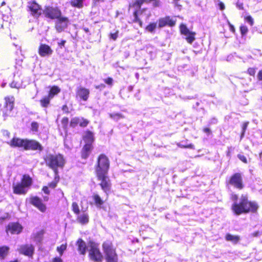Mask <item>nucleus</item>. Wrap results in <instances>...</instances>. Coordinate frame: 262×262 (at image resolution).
<instances>
[{
    "mask_svg": "<svg viewBox=\"0 0 262 262\" xmlns=\"http://www.w3.org/2000/svg\"><path fill=\"white\" fill-rule=\"evenodd\" d=\"M110 167L109 160L103 154L100 155L98 159L96 167L97 177L101 181L100 185L102 190L106 192L110 190V185L107 177V172Z\"/></svg>",
    "mask_w": 262,
    "mask_h": 262,
    "instance_id": "obj_1",
    "label": "nucleus"
},
{
    "mask_svg": "<svg viewBox=\"0 0 262 262\" xmlns=\"http://www.w3.org/2000/svg\"><path fill=\"white\" fill-rule=\"evenodd\" d=\"M257 207L255 202H248L247 196L243 195L241 196L239 203L235 202L232 206V210L237 215L249 211L254 212Z\"/></svg>",
    "mask_w": 262,
    "mask_h": 262,
    "instance_id": "obj_2",
    "label": "nucleus"
},
{
    "mask_svg": "<svg viewBox=\"0 0 262 262\" xmlns=\"http://www.w3.org/2000/svg\"><path fill=\"white\" fill-rule=\"evenodd\" d=\"M46 165L52 169L55 175V179L58 173V167L62 168L65 164L63 157L61 154H48L45 158Z\"/></svg>",
    "mask_w": 262,
    "mask_h": 262,
    "instance_id": "obj_3",
    "label": "nucleus"
},
{
    "mask_svg": "<svg viewBox=\"0 0 262 262\" xmlns=\"http://www.w3.org/2000/svg\"><path fill=\"white\" fill-rule=\"evenodd\" d=\"M32 184V180L28 176H24L21 182L17 183H13L12 187L13 192L17 194H24L28 190V187Z\"/></svg>",
    "mask_w": 262,
    "mask_h": 262,
    "instance_id": "obj_4",
    "label": "nucleus"
},
{
    "mask_svg": "<svg viewBox=\"0 0 262 262\" xmlns=\"http://www.w3.org/2000/svg\"><path fill=\"white\" fill-rule=\"evenodd\" d=\"M83 139L85 145L82 150L81 157L83 159H86L93 148L92 143L94 140L93 133L90 131L86 132L83 136Z\"/></svg>",
    "mask_w": 262,
    "mask_h": 262,
    "instance_id": "obj_5",
    "label": "nucleus"
},
{
    "mask_svg": "<svg viewBox=\"0 0 262 262\" xmlns=\"http://www.w3.org/2000/svg\"><path fill=\"white\" fill-rule=\"evenodd\" d=\"M102 247L106 262H118V255L111 242H105L103 244Z\"/></svg>",
    "mask_w": 262,
    "mask_h": 262,
    "instance_id": "obj_6",
    "label": "nucleus"
},
{
    "mask_svg": "<svg viewBox=\"0 0 262 262\" xmlns=\"http://www.w3.org/2000/svg\"><path fill=\"white\" fill-rule=\"evenodd\" d=\"M14 101V98L12 96L5 98L4 107L1 110L4 119H6V117L12 115V111L13 108Z\"/></svg>",
    "mask_w": 262,
    "mask_h": 262,
    "instance_id": "obj_7",
    "label": "nucleus"
},
{
    "mask_svg": "<svg viewBox=\"0 0 262 262\" xmlns=\"http://www.w3.org/2000/svg\"><path fill=\"white\" fill-rule=\"evenodd\" d=\"M42 13L47 18L57 19L61 15V11L56 7H47L42 11Z\"/></svg>",
    "mask_w": 262,
    "mask_h": 262,
    "instance_id": "obj_8",
    "label": "nucleus"
},
{
    "mask_svg": "<svg viewBox=\"0 0 262 262\" xmlns=\"http://www.w3.org/2000/svg\"><path fill=\"white\" fill-rule=\"evenodd\" d=\"M89 255L90 259L95 262H100L103 258L101 253L95 244L91 245Z\"/></svg>",
    "mask_w": 262,
    "mask_h": 262,
    "instance_id": "obj_9",
    "label": "nucleus"
},
{
    "mask_svg": "<svg viewBox=\"0 0 262 262\" xmlns=\"http://www.w3.org/2000/svg\"><path fill=\"white\" fill-rule=\"evenodd\" d=\"M28 8L31 15L35 18H38L42 13L40 6L35 1L29 2Z\"/></svg>",
    "mask_w": 262,
    "mask_h": 262,
    "instance_id": "obj_10",
    "label": "nucleus"
},
{
    "mask_svg": "<svg viewBox=\"0 0 262 262\" xmlns=\"http://www.w3.org/2000/svg\"><path fill=\"white\" fill-rule=\"evenodd\" d=\"M24 146L25 150H43L42 145L37 141L34 140L25 139Z\"/></svg>",
    "mask_w": 262,
    "mask_h": 262,
    "instance_id": "obj_11",
    "label": "nucleus"
},
{
    "mask_svg": "<svg viewBox=\"0 0 262 262\" xmlns=\"http://www.w3.org/2000/svg\"><path fill=\"white\" fill-rule=\"evenodd\" d=\"M70 24L69 20L68 17L62 16L61 15L59 16L56 21L55 28L58 32H61L63 31Z\"/></svg>",
    "mask_w": 262,
    "mask_h": 262,
    "instance_id": "obj_12",
    "label": "nucleus"
},
{
    "mask_svg": "<svg viewBox=\"0 0 262 262\" xmlns=\"http://www.w3.org/2000/svg\"><path fill=\"white\" fill-rule=\"evenodd\" d=\"M180 29L181 34L185 36V38L188 43H191L195 40V33L190 31L186 25L181 24Z\"/></svg>",
    "mask_w": 262,
    "mask_h": 262,
    "instance_id": "obj_13",
    "label": "nucleus"
},
{
    "mask_svg": "<svg viewBox=\"0 0 262 262\" xmlns=\"http://www.w3.org/2000/svg\"><path fill=\"white\" fill-rule=\"evenodd\" d=\"M229 183L234 187L242 189L244 187L243 184V180L241 174L239 173H236L234 174L230 178Z\"/></svg>",
    "mask_w": 262,
    "mask_h": 262,
    "instance_id": "obj_14",
    "label": "nucleus"
},
{
    "mask_svg": "<svg viewBox=\"0 0 262 262\" xmlns=\"http://www.w3.org/2000/svg\"><path fill=\"white\" fill-rule=\"evenodd\" d=\"M90 96V90L83 87L79 86L76 91V98L77 99L86 101Z\"/></svg>",
    "mask_w": 262,
    "mask_h": 262,
    "instance_id": "obj_15",
    "label": "nucleus"
},
{
    "mask_svg": "<svg viewBox=\"0 0 262 262\" xmlns=\"http://www.w3.org/2000/svg\"><path fill=\"white\" fill-rule=\"evenodd\" d=\"M17 251L22 254L31 257L34 253V248L32 245H22L19 246Z\"/></svg>",
    "mask_w": 262,
    "mask_h": 262,
    "instance_id": "obj_16",
    "label": "nucleus"
},
{
    "mask_svg": "<svg viewBox=\"0 0 262 262\" xmlns=\"http://www.w3.org/2000/svg\"><path fill=\"white\" fill-rule=\"evenodd\" d=\"M176 21V20L171 18L170 16H166L159 19L158 27L160 28H163L166 26L173 27L175 25Z\"/></svg>",
    "mask_w": 262,
    "mask_h": 262,
    "instance_id": "obj_17",
    "label": "nucleus"
},
{
    "mask_svg": "<svg viewBox=\"0 0 262 262\" xmlns=\"http://www.w3.org/2000/svg\"><path fill=\"white\" fill-rule=\"evenodd\" d=\"M23 227L18 223H12L8 225L7 232L11 234H19L22 231Z\"/></svg>",
    "mask_w": 262,
    "mask_h": 262,
    "instance_id": "obj_18",
    "label": "nucleus"
},
{
    "mask_svg": "<svg viewBox=\"0 0 262 262\" xmlns=\"http://www.w3.org/2000/svg\"><path fill=\"white\" fill-rule=\"evenodd\" d=\"M31 203L34 206L37 207L40 211L44 212L46 210V206L43 204L41 200L37 196L31 199Z\"/></svg>",
    "mask_w": 262,
    "mask_h": 262,
    "instance_id": "obj_19",
    "label": "nucleus"
},
{
    "mask_svg": "<svg viewBox=\"0 0 262 262\" xmlns=\"http://www.w3.org/2000/svg\"><path fill=\"white\" fill-rule=\"evenodd\" d=\"M38 53L41 56L45 57L51 55L53 53V50L48 45L41 44L39 48Z\"/></svg>",
    "mask_w": 262,
    "mask_h": 262,
    "instance_id": "obj_20",
    "label": "nucleus"
},
{
    "mask_svg": "<svg viewBox=\"0 0 262 262\" xmlns=\"http://www.w3.org/2000/svg\"><path fill=\"white\" fill-rule=\"evenodd\" d=\"M25 139H21L18 138H13L7 143L12 147H23L24 148Z\"/></svg>",
    "mask_w": 262,
    "mask_h": 262,
    "instance_id": "obj_21",
    "label": "nucleus"
},
{
    "mask_svg": "<svg viewBox=\"0 0 262 262\" xmlns=\"http://www.w3.org/2000/svg\"><path fill=\"white\" fill-rule=\"evenodd\" d=\"M77 220L79 223L81 224H86L89 221V216L88 213L84 211L80 214H77Z\"/></svg>",
    "mask_w": 262,
    "mask_h": 262,
    "instance_id": "obj_22",
    "label": "nucleus"
},
{
    "mask_svg": "<svg viewBox=\"0 0 262 262\" xmlns=\"http://www.w3.org/2000/svg\"><path fill=\"white\" fill-rule=\"evenodd\" d=\"M78 246V250L82 255H85L86 253V246L85 243L81 238L78 239L77 242Z\"/></svg>",
    "mask_w": 262,
    "mask_h": 262,
    "instance_id": "obj_23",
    "label": "nucleus"
},
{
    "mask_svg": "<svg viewBox=\"0 0 262 262\" xmlns=\"http://www.w3.org/2000/svg\"><path fill=\"white\" fill-rule=\"evenodd\" d=\"M93 199L94 201L95 206L98 208H101L102 205L103 204L104 202L98 194H94L93 195Z\"/></svg>",
    "mask_w": 262,
    "mask_h": 262,
    "instance_id": "obj_24",
    "label": "nucleus"
},
{
    "mask_svg": "<svg viewBox=\"0 0 262 262\" xmlns=\"http://www.w3.org/2000/svg\"><path fill=\"white\" fill-rule=\"evenodd\" d=\"M227 241H230L232 243L237 244L240 240V237L238 235H233L230 234H227L225 237Z\"/></svg>",
    "mask_w": 262,
    "mask_h": 262,
    "instance_id": "obj_25",
    "label": "nucleus"
},
{
    "mask_svg": "<svg viewBox=\"0 0 262 262\" xmlns=\"http://www.w3.org/2000/svg\"><path fill=\"white\" fill-rule=\"evenodd\" d=\"M60 92V89L57 86H52L49 92V96L51 99H52L56 95L58 94Z\"/></svg>",
    "mask_w": 262,
    "mask_h": 262,
    "instance_id": "obj_26",
    "label": "nucleus"
},
{
    "mask_svg": "<svg viewBox=\"0 0 262 262\" xmlns=\"http://www.w3.org/2000/svg\"><path fill=\"white\" fill-rule=\"evenodd\" d=\"M9 248L7 246L0 247V258L4 259L8 253Z\"/></svg>",
    "mask_w": 262,
    "mask_h": 262,
    "instance_id": "obj_27",
    "label": "nucleus"
},
{
    "mask_svg": "<svg viewBox=\"0 0 262 262\" xmlns=\"http://www.w3.org/2000/svg\"><path fill=\"white\" fill-rule=\"evenodd\" d=\"M84 0H71V5L74 7L81 8L83 7Z\"/></svg>",
    "mask_w": 262,
    "mask_h": 262,
    "instance_id": "obj_28",
    "label": "nucleus"
},
{
    "mask_svg": "<svg viewBox=\"0 0 262 262\" xmlns=\"http://www.w3.org/2000/svg\"><path fill=\"white\" fill-rule=\"evenodd\" d=\"M109 116L111 119L116 121L124 118V116L122 114L117 113H110L109 114Z\"/></svg>",
    "mask_w": 262,
    "mask_h": 262,
    "instance_id": "obj_29",
    "label": "nucleus"
},
{
    "mask_svg": "<svg viewBox=\"0 0 262 262\" xmlns=\"http://www.w3.org/2000/svg\"><path fill=\"white\" fill-rule=\"evenodd\" d=\"M143 3H148V0H136L134 2H133L132 6L139 9Z\"/></svg>",
    "mask_w": 262,
    "mask_h": 262,
    "instance_id": "obj_30",
    "label": "nucleus"
},
{
    "mask_svg": "<svg viewBox=\"0 0 262 262\" xmlns=\"http://www.w3.org/2000/svg\"><path fill=\"white\" fill-rule=\"evenodd\" d=\"M51 98L49 96L45 97L40 100L42 107H47L50 103Z\"/></svg>",
    "mask_w": 262,
    "mask_h": 262,
    "instance_id": "obj_31",
    "label": "nucleus"
},
{
    "mask_svg": "<svg viewBox=\"0 0 262 262\" xmlns=\"http://www.w3.org/2000/svg\"><path fill=\"white\" fill-rule=\"evenodd\" d=\"M157 27V23H153L149 24L146 28V30L152 33Z\"/></svg>",
    "mask_w": 262,
    "mask_h": 262,
    "instance_id": "obj_32",
    "label": "nucleus"
},
{
    "mask_svg": "<svg viewBox=\"0 0 262 262\" xmlns=\"http://www.w3.org/2000/svg\"><path fill=\"white\" fill-rule=\"evenodd\" d=\"M80 118L75 117L71 119L70 122V126L72 127H75L79 124Z\"/></svg>",
    "mask_w": 262,
    "mask_h": 262,
    "instance_id": "obj_33",
    "label": "nucleus"
},
{
    "mask_svg": "<svg viewBox=\"0 0 262 262\" xmlns=\"http://www.w3.org/2000/svg\"><path fill=\"white\" fill-rule=\"evenodd\" d=\"M178 145L182 148H188L191 149L194 148V145L192 144H185L184 142H180L178 144Z\"/></svg>",
    "mask_w": 262,
    "mask_h": 262,
    "instance_id": "obj_34",
    "label": "nucleus"
},
{
    "mask_svg": "<svg viewBox=\"0 0 262 262\" xmlns=\"http://www.w3.org/2000/svg\"><path fill=\"white\" fill-rule=\"evenodd\" d=\"M72 210L74 212V213H75L77 215L79 214L80 210L79 206L77 203L73 202L72 205Z\"/></svg>",
    "mask_w": 262,
    "mask_h": 262,
    "instance_id": "obj_35",
    "label": "nucleus"
},
{
    "mask_svg": "<svg viewBox=\"0 0 262 262\" xmlns=\"http://www.w3.org/2000/svg\"><path fill=\"white\" fill-rule=\"evenodd\" d=\"M67 249V244H62L60 246L58 247L57 248V251L59 252L60 256H61L63 254V252L66 250Z\"/></svg>",
    "mask_w": 262,
    "mask_h": 262,
    "instance_id": "obj_36",
    "label": "nucleus"
},
{
    "mask_svg": "<svg viewBox=\"0 0 262 262\" xmlns=\"http://www.w3.org/2000/svg\"><path fill=\"white\" fill-rule=\"evenodd\" d=\"M134 21L137 23L139 24V25L141 27L142 22L139 19L138 16V10H136L134 13Z\"/></svg>",
    "mask_w": 262,
    "mask_h": 262,
    "instance_id": "obj_37",
    "label": "nucleus"
},
{
    "mask_svg": "<svg viewBox=\"0 0 262 262\" xmlns=\"http://www.w3.org/2000/svg\"><path fill=\"white\" fill-rule=\"evenodd\" d=\"M89 121L83 118H80L79 124L81 127H85L88 125Z\"/></svg>",
    "mask_w": 262,
    "mask_h": 262,
    "instance_id": "obj_38",
    "label": "nucleus"
},
{
    "mask_svg": "<svg viewBox=\"0 0 262 262\" xmlns=\"http://www.w3.org/2000/svg\"><path fill=\"white\" fill-rule=\"evenodd\" d=\"M248 124H249L248 122H245L244 123H243V124L242 125V132L241 135V139H242L244 137V136L245 135V133L247 128Z\"/></svg>",
    "mask_w": 262,
    "mask_h": 262,
    "instance_id": "obj_39",
    "label": "nucleus"
},
{
    "mask_svg": "<svg viewBox=\"0 0 262 262\" xmlns=\"http://www.w3.org/2000/svg\"><path fill=\"white\" fill-rule=\"evenodd\" d=\"M39 124L36 122H33L31 123V129L32 132H36L38 131Z\"/></svg>",
    "mask_w": 262,
    "mask_h": 262,
    "instance_id": "obj_40",
    "label": "nucleus"
},
{
    "mask_svg": "<svg viewBox=\"0 0 262 262\" xmlns=\"http://www.w3.org/2000/svg\"><path fill=\"white\" fill-rule=\"evenodd\" d=\"M59 180V176L57 174L56 178H55V180L49 184V186L52 188H54L57 185V183Z\"/></svg>",
    "mask_w": 262,
    "mask_h": 262,
    "instance_id": "obj_41",
    "label": "nucleus"
},
{
    "mask_svg": "<svg viewBox=\"0 0 262 262\" xmlns=\"http://www.w3.org/2000/svg\"><path fill=\"white\" fill-rule=\"evenodd\" d=\"M118 33H119L118 30L115 31L114 33L111 32L110 35V38L111 39H113V40H116L117 39V38H118Z\"/></svg>",
    "mask_w": 262,
    "mask_h": 262,
    "instance_id": "obj_42",
    "label": "nucleus"
},
{
    "mask_svg": "<svg viewBox=\"0 0 262 262\" xmlns=\"http://www.w3.org/2000/svg\"><path fill=\"white\" fill-rule=\"evenodd\" d=\"M69 123V119L67 117H64L61 120V123L64 128H67Z\"/></svg>",
    "mask_w": 262,
    "mask_h": 262,
    "instance_id": "obj_43",
    "label": "nucleus"
},
{
    "mask_svg": "<svg viewBox=\"0 0 262 262\" xmlns=\"http://www.w3.org/2000/svg\"><path fill=\"white\" fill-rule=\"evenodd\" d=\"M240 31L242 35H246L248 32V28L246 26H242L240 27Z\"/></svg>",
    "mask_w": 262,
    "mask_h": 262,
    "instance_id": "obj_44",
    "label": "nucleus"
},
{
    "mask_svg": "<svg viewBox=\"0 0 262 262\" xmlns=\"http://www.w3.org/2000/svg\"><path fill=\"white\" fill-rule=\"evenodd\" d=\"M10 86L12 88L19 89L20 88V84L14 81L10 84Z\"/></svg>",
    "mask_w": 262,
    "mask_h": 262,
    "instance_id": "obj_45",
    "label": "nucleus"
},
{
    "mask_svg": "<svg viewBox=\"0 0 262 262\" xmlns=\"http://www.w3.org/2000/svg\"><path fill=\"white\" fill-rule=\"evenodd\" d=\"M245 20L248 23L250 26H252L253 25V19L251 16H248L245 18Z\"/></svg>",
    "mask_w": 262,
    "mask_h": 262,
    "instance_id": "obj_46",
    "label": "nucleus"
},
{
    "mask_svg": "<svg viewBox=\"0 0 262 262\" xmlns=\"http://www.w3.org/2000/svg\"><path fill=\"white\" fill-rule=\"evenodd\" d=\"M104 82L108 85L112 86L113 84V79L112 78L108 77L104 79Z\"/></svg>",
    "mask_w": 262,
    "mask_h": 262,
    "instance_id": "obj_47",
    "label": "nucleus"
},
{
    "mask_svg": "<svg viewBox=\"0 0 262 262\" xmlns=\"http://www.w3.org/2000/svg\"><path fill=\"white\" fill-rule=\"evenodd\" d=\"M217 5H218L220 9L221 10H224L225 8V6L223 2H221L220 1H219V0H217Z\"/></svg>",
    "mask_w": 262,
    "mask_h": 262,
    "instance_id": "obj_48",
    "label": "nucleus"
},
{
    "mask_svg": "<svg viewBox=\"0 0 262 262\" xmlns=\"http://www.w3.org/2000/svg\"><path fill=\"white\" fill-rule=\"evenodd\" d=\"M255 69L254 68H249L248 69V73L251 76H254L255 74Z\"/></svg>",
    "mask_w": 262,
    "mask_h": 262,
    "instance_id": "obj_49",
    "label": "nucleus"
},
{
    "mask_svg": "<svg viewBox=\"0 0 262 262\" xmlns=\"http://www.w3.org/2000/svg\"><path fill=\"white\" fill-rule=\"evenodd\" d=\"M237 157L239 158V159H240L244 163H247V158L244 155H238Z\"/></svg>",
    "mask_w": 262,
    "mask_h": 262,
    "instance_id": "obj_50",
    "label": "nucleus"
},
{
    "mask_svg": "<svg viewBox=\"0 0 262 262\" xmlns=\"http://www.w3.org/2000/svg\"><path fill=\"white\" fill-rule=\"evenodd\" d=\"M153 2V6L154 7H159L160 5V1L159 0H148V3L150 2Z\"/></svg>",
    "mask_w": 262,
    "mask_h": 262,
    "instance_id": "obj_51",
    "label": "nucleus"
},
{
    "mask_svg": "<svg viewBox=\"0 0 262 262\" xmlns=\"http://www.w3.org/2000/svg\"><path fill=\"white\" fill-rule=\"evenodd\" d=\"M105 88L104 84H101L95 86V88L97 89H100V90L104 89Z\"/></svg>",
    "mask_w": 262,
    "mask_h": 262,
    "instance_id": "obj_52",
    "label": "nucleus"
},
{
    "mask_svg": "<svg viewBox=\"0 0 262 262\" xmlns=\"http://www.w3.org/2000/svg\"><path fill=\"white\" fill-rule=\"evenodd\" d=\"M42 191L44 192L45 193L47 194H49L50 193V191L49 190L48 186H44L42 188Z\"/></svg>",
    "mask_w": 262,
    "mask_h": 262,
    "instance_id": "obj_53",
    "label": "nucleus"
},
{
    "mask_svg": "<svg viewBox=\"0 0 262 262\" xmlns=\"http://www.w3.org/2000/svg\"><path fill=\"white\" fill-rule=\"evenodd\" d=\"M66 40H61V41H60V42H59L58 43V46H59L61 48H62L63 47H64V45H65V43H66Z\"/></svg>",
    "mask_w": 262,
    "mask_h": 262,
    "instance_id": "obj_54",
    "label": "nucleus"
},
{
    "mask_svg": "<svg viewBox=\"0 0 262 262\" xmlns=\"http://www.w3.org/2000/svg\"><path fill=\"white\" fill-rule=\"evenodd\" d=\"M52 262H62V260L60 257H55L52 259Z\"/></svg>",
    "mask_w": 262,
    "mask_h": 262,
    "instance_id": "obj_55",
    "label": "nucleus"
},
{
    "mask_svg": "<svg viewBox=\"0 0 262 262\" xmlns=\"http://www.w3.org/2000/svg\"><path fill=\"white\" fill-rule=\"evenodd\" d=\"M179 1V0H173V3L174 4L175 7L179 8V9H180V7H181V6L178 4Z\"/></svg>",
    "mask_w": 262,
    "mask_h": 262,
    "instance_id": "obj_56",
    "label": "nucleus"
},
{
    "mask_svg": "<svg viewBox=\"0 0 262 262\" xmlns=\"http://www.w3.org/2000/svg\"><path fill=\"white\" fill-rule=\"evenodd\" d=\"M257 77L259 80H262V70L259 71L257 75Z\"/></svg>",
    "mask_w": 262,
    "mask_h": 262,
    "instance_id": "obj_57",
    "label": "nucleus"
},
{
    "mask_svg": "<svg viewBox=\"0 0 262 262\" xmlns=\"http://www.w3.org/2000/svg\"><path fill=\"white\" fill-rule=\"evenodd\" d=\"M203 131L204 133H205L207 134H210L211 133V130L209 128H204Z\"/></svg>",
    "mask_w": 262,
    "mask_h": 262,
    "instance_id": "obj_58",
    "label": "nucleus"
},
{
    "mask_svg": "<svg viewBox=\"0 0 262 262\" xmlns=\"http://www.w3.org/2000/svg\"><path fill=\"white\" fill-rule=\"evenodd\" d=\"M217 120L216 118H212L210 121V124H216L217 123Z\"/></svg>",
    "mask_w": 262,
    "mask_h": 262,
    "instance_id": "obj_59",
    "label": "nucleus"
},
{
    "mask_svg": "<svg viewBox=\"0 0 262 262\" xmlns=\"http://www.w3.org/2000/svg\"><path fill=\"white\" fill-rule=\"evenodd\" d=\"M238 198V196L236 194H232L231 195V199L233 201H236Z\"/></svg>",
    "mask_w": 262,
    "mask_h": 262,
    "instance_id": "obj_60",
    "label": "nucleus"
},
{
    "mask_svg": "<svg viewBox=\"0 0 262 262\" xmlns=\"http://www.w3.org/2000/svg\"><path fill=\"white\" fill-rule=\"evenodd\" d=\"M3 135L5 136L9 137L10 136V133L8 130H4Z\"/></svg>",
    "mask_w": 262,
    "mask_h": 262,
    "instance_id": "obj_61",
    "label": "nucleus"
},
{
    "mask_svg": "<svg viewBox=\"0 0 262 262\" xmlns=\"http://www.w3.org/2000/svg\"><path fill=\"white\" fill-rule=\"evenodd\" d=\"M62 110L64 112H68V107L66 105H64L62 106Z\"/></svg>",
    "mask_w": 262,
    "mask_h": 262,
    "instance_id": "obj_62",
    "label": "nucleus"
},
{
    "mask_svg": "<svg viewBox=\"0 0 262 262\" xmlns=\"http://www.w3.org/2000/svg\"><path fill=\"white\" fill-rule=\"evenodd\" d=\"M236 5H237V7L239 9H243V4H239L238 3H237Z\"/></svg>",
    "mask_w": 262,
    "mask_h": 262,
    "instance_id": "obj_63",
    "label": "nucleus"
},
{
    "mask_svg": "<svg viewBox=\"0 0 262 262\" xmlns=\"http://www.w3.org/2000/svg\"><path fill=\"white\" fill-rule=\"evenodd\" d=\"M15 68L17 69L18 71H20V69H21V67L20 65H18V66H16Z\"/></svg>",
    "mask_w": 262,
    "mask_h": 262,
    "instance_id": "obj_64",
    "label": "nucleus"
}]
</instances>
